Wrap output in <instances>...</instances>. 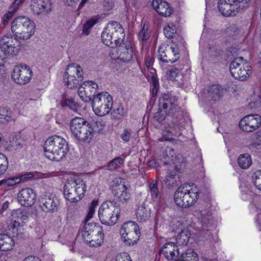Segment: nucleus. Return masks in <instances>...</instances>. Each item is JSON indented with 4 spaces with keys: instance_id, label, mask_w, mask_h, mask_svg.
<instances>
[{
    "instance_id": "obj_1",
    "label": "nucleus",
    "mask_w": 261,
    "mask_h": 261,
    "mask_svg": "<svg viewBox=\"0 0 261 261\" xmlns=\"http://www.w3.org/2000/svg\"><path fill=\"white\" fill-rule=\"evenodd\" d=\"M159 110L155 113V117L161 123L165 119L164 113L170 117L171 123L169 124V131L171 136H180L181 128L185 127L184 112L178 106L175 96L164 94L159 100Z\"/></svg>"
},
{
    "instance_id": "obj_2",
    "label": "nucleus",
    "mask_w": 261,
    "mask_h": 261,
    "mask_svg": "<svg viewBox=\"0 0 261 261\" xmlns=\"http://www.w3.org/2000/svg\"><path fill=\"white\" fill-rule=\"evenodd\" d=\"M45 155L49 160L60 161L69 150L66 141L59 136H54L48 138L44 144Z\"/></svg>"
},
{
    "instance_id": "obj_3",
    "label": "nucleus",
    "mask_w": 261,
    "mask_h": 261,
    "mask_svg": "<svg viewBox=\"0 0 261 261\" xmlns=\"http://www.w3.org/2000/svg\"><path fill=\"white\" fill-rule=\"evenodd\" d=\"M199 197V189L197 186L191 187L185 184L179 186L174 194V200L178 207L187 208L193 205Z\"/></svg>"
},
{
    "instance_id": "obj_4",
    "label": "nucleus",
    "mask_w": 261,
    "mask_h": 261,
    "mask_svg": "<svg viewBox=\"0 0 261 261\" xmlns=\"http://www.w3.org/2000/svg\"><path fill=\"white\" fill-rule=\"evenodd\" d=\"M86 187L83 179L73 175L67 180L64 185V195L71 202L80 201L84 196Z\"/></svg>"
},
{
    "instance_id": "obj_5",
    "label": "nucleus",
    "mask_w": 261,
    "mask_h": 261,
    "mask_svg": "<svg viewBox=\"0 0 261 261\" xmlns=\"http://www.w3.org/2000/svg\"><path fill=\"white\" fill-rule=\"evenodd\" d=\"M35 24L29 17L19 16L15 18L11 24V31L18 39L27 40L35 32Z\"/></svg>"
},
{
    "instance_id": "obj_6",
    "label": "nucleus",
    "mask_w": 261,
    "mask_h": 261,
    "mask_svg": "<svg viewBox=\"0 0 261 261\" xmlns=\"http://www.w3.org/2000/svg\"><path fill=\"white\" fill-rule=\"evenodd\" d=\"M121 209L120 205L114 201H107L100 205L98 215L102 224L113 225L118 221Z\"/></svg>"
},
{
    "instance_id": "obj_7",
    "label": "nucleus",
    "mask_w": 261,
    "mask_h": 261,
    "mask_svg": "<svg viewBox=\"0 0 261 261\" xmlns=\"http://www.w3.org/2000/svg\"><path fill=\"white\" fill-rule=\"evenodd\" d=\"M231 75L237 80L244 81L252 74L251 67L243 57L236 58L229 64Z\"/></svg>"
},
{
    "instance_id": "obj_8",
    "label": "nucleus",
    "mask_w": 261,
    "mask_h": 261,
    "mask_svg": "<svg viewBox=\"0 0 261 261\" xmlns=\"http://www.w3.org/2000/svg\"><path fill=\"white\" fill-rule=\"evenodd\" d=\"M91 103L95 114L97 116H104L112 110L113 98L107 92L98 93L93 97Z\"/></svg>"
},
{
    "instance_id": "obj_9",
    "label": "nucleus",
    "mask_w": 261,
    "mask_h": 261,
    "mask_svg": "<svg viewBox=\"0 0 261 261\" xmlns=\"http://www.w3.org/2000/svg\"><path fill=\"white\" fill-rule=\"evenodd\" d=\"M32 75L33 72L29 66L19 64L14 67L12 78L16 83L25 85L30 82Z\"/></svg>"
},
{
    "instance_id": "obj_10",
    "label": "nucleus",
    "mask_w": 261,
    "mask_h": 261,
    "mask_svg": "<svg viewBox=\"0 0 261 261\" xmlns=\"http://www.w3.org/2000/svg\"><path fill=\"white\" fill-rule=\"evenodd\" d=\"M261 125V116L258 114L248 115L244 117L239 122L240 128L246 132H252Z\"/></svg>"
},
{
    "instance_id": "obj_11",
    "label": "nucleus",
    "mask_w": 261,
    "mask_h": 261,
    "mask_svg": "<svg viewBox=\"0 0 261 261\" xmlns=\"http://www.w3.org/2000/svg\"><path fill=\"white\" fill-rule=\"evenodd\" d=\"M179 58V49L176 46L162 47L159 49V59L163 62L173 63Z\"/></svg>"
},
{
    "instance_id": "obj_12",
    "label": "nucleus",
    "mask_w": 261,
    "mask_h": 261,
    "mask_svg": "<svg viewBox=\"0 0 261 261\" xmlns=\"http://www.w3.org/2000/svg\"><path fill=\"white\" fill-rule=\"evenodd\" d=\"M40 205L45 213H53L57 211L59 202L52 194H44L40 199Z\"/></svg>"
},
{
    "instance_id": "obj_13",
    "label": "nucleus",
    "mask_w": 261,
    "mask_h": 261,
    "mask_svg": "<svg viewBox=\"0 0 261 261\" xmlns=\"http://www.w3.org/2000/svg\"><path fill=\"white\" fill-rule=\"evenodd\" d=\"M102 129H97L95 127H93L90 123H87L78 131L77 134L72 135L76 140L79 142L90 141L92 139L95 133H99Z\"/></svg>"
},
{
    "instance_id": "obj_14",
    "label": "nucleus",
    "mask_w": 261,
    "mask_h": 261,
    "mask_svg": "<svg viewBox=\"0 0 261 261\" xmlns=\"http://www.w3.org/2000/svg\"><path fill=\"white\" fill-rule=\"evenodd\" d=\"M218 8L220 12L225 17L234 16L239 13L235 0H219Z\"/></svg>"
},
{
    "instance_id": "obj_15",
    "label": "nucleus",
    "mask_w": 261,
    "mask_h": 261,
    "mask_svg": "<svg viewBox=\"0 0 261 261\" xmlns=\"http://www.w3.org/2000/svg\"><path fill=\"white\" fill-rule=\"evenodd\" d=\"M36 194L31 188L22 189L17 195L18 202L25 207L31 206L36 201Z\"/></svg>"
},
{
    "instance_id": "obj_16",
    "label": "nucleus",
    "mask_w": 261,
    "mask_h": 261,
    "mask_svg": "<svg viewBox=\"0 0 261 261\" xmlns=\"http://www.w3.org/2000/svg\"><path fill=\"white\" fill-rule=\"evenodd\" d=\"M108 25L114 41L116 43V46L121 45L125 38L123 27L119 22L116 21L110 22Z\"/></svg>"
},
{
    "instance_id": "obj_17",
    "label": "nucleus",
    "mask_w": 261,
    "mask_h": 261,
    "mask_svg": "<svg viewBox=\"0 0 261 261\" xmlns=\"http://www.w3.org/2000/svg\"><path fill=\"white\" fill-rule=\"evenodd\" d=\"M17 44L16 38H14L11 34H7L1 39L0 47L4 50L5 55H12L14 54V49L16 47Z\"/></svg>"
},
{
    "instance_id": "obj_18",
    "label": "nucleus",
    "mask_w": 261,
    "mask_h": 261,
    "mask_svg": "<svg viewBox=\"0 0 261 261\" xmlns=\"http://www.w3.org/2000/svg\"><path fill=\"white\" fill-rule=\"evenodd\" d=\"M152 6L162 16H170L173 12L170 5L163 0H153Z\"/></svg>"
},
{
    "instance_id": "obj_19",
    "label": "nucleus",
    "mask_w": 261,
    "mask_h": 261,
    "mask_svg": "<svg viewBox=\"0 0 261 261\" xmlns=\"http://www.w3.org/2000/svg\"><path fill=\"white\" fill-rule=\"evenodd\" d=\"M159 253L163 254L168 260H173L179 256V251L174 243L169 242L166 243L160 250Z\"/></svg>"
},
{
    "instance_id": "obj_20",
    "label": "nucleus",
    "mask_w": 261,
    "mask_h": 261,
    "mask_svg": "<svg viewBox=\"0 0 261 261\" xmlns=\"http://www.w3.org/2000/svg\"><path fill=\"white\" fill-rule=\"evenodd\" d=\"M98 86L97 84L92 81H85L80 86L78 89V95L80 98L85 102H89L92 99L89 95L86 92L87 90H90L91 88L95 90L97 89Z\"/></svg>"
},
{
    "instance_id": "obj_21",
    "label": "nucleus",
    "mask_w": 261,
    "mask_h": 261,
    "mask_svg": "<svg viewBox=\"0 0 261 261\" xmlns=\"http://www.w3.org/2000/svg\"><path fill=\"white\" fill-rule=\"evenodd\" d=\"M118 46L117 54L119 56L117 58L125 62L130 61L133 57V51L130 43H123Z\"/></svg>"
},
{
    "instance_id": "obj_22",
    "label": "nucleus",
    "mask_w": 261,
    "mask_h": 261,
    "mask_svg": "<svg viewBox=\"0 0 261 261\" xmlns=\"http://www.w3.org/2000/svg\"><path fill=\"white\" fill-rule=\"evenodd\" d=\"M100 231L101 227L99 225L94 223H86L82 233V238L88 243L95 233H99Z\"/></svg>"
},
{
    "instance_id": "obj_23",
    "label": "nucleus",
    "mask_w": 261,
    "mask_h": 261,
    "mask_svg": "<svg viewBox=\"0 0 261 261\" xmlns=\"http://www.w3.org/2000/svg\"><path fill=\"white\" fill-rule=\"evenodd\" d=\"M210 204L205 202L201 204L199 206V211L200 213L199 218L201 220L202 225L205 227H207L208 225L210 224L213 220V218L211 216V211L210 209Z\"/></svg>"
},
{
    "instance_id": "obj_24",
    "label": "nucleus",
    "mask_w": 261,
    "mask_h": 261,
    "mask_svg": "<svg viewBox=\"0 0 261 261\" xmlns=\"http://www.w3.org/2000/svg\"><path fill=\"white\" fill-rule=\"evenodd\" d=\"M7 225L8 230L12 232L13 236H18L23 230V223L17 220L16 217L13 216L8 219Z\"/></svg>"
},
{
    "instance_id": "obj_25",
    "label": "nucleus",
    "mask_w": 261,
    "mask_h": 261,
    "mask_svg": "<svg viewBox=\"0 0 261 261\" xmlns=\"http://www.w3.org/2000/svg\"><path fill=\"white\" fill-rule=\"evenodd\" d=\"M114 196L116 199L122 203H126L130 198V194L127 187L122 184L121 187L114 190Z\"/></svg>"
},
{
    "instance_id": "obj_26",
    "label": "nucleus",
    "mask_w": 261,
    "mask_h": 261,
    "mask_svg": "<svg viewBox=\"0 0 261 261\" xmlns=\"http://www.w3.org/2000/svg\"><path fill=\"white\" fill-rule=\"evenodd\" d=\"M88 123L84 118L75 117L72 119L70 122V129L72 135L77 134L78 131Z\"/></svg>"
},
{
    "instance_id": "obj_27",
    "label": "nucleus",
    "mask_w": 261,
    "mask_h": 261,
    "mask_svg": "<svg viewBox=\"0 0 261 261\" xmlns=\"http://www.w3.org/2000/svg\"><path fill=\"white\" fill-rule=\"evenodd\" d=\"M30 9L34 15L40 17H45L49 15L38 0L31 1Z\"/></svg>"
},
{
    "instance_id": "obj_28",
    "label": "nucleus",
    "mask_w": 261,
    "mask_h": 261,
    "mask_svg": "<svg viewBox=\"0 0 261 261\" xmlns=\"http://www.w3.org/2000/svg\"><path fill=\"white\" fill-rule=\"evenodd\" d=\"M140 230L137 223L133 221H128L124 223L120 229L121 238H125L126 235L129 233H132Z\"/></svg>"
},
{
    "instance_id": "obj_29",
    "label": "nucleus",
    "mask_w": 261,
    "mask_h": 261,
    "mask_svg": "<svg viewBox=\"0 0 261 261\" xmlns=\"http://www.w3.org/2000/svg\"><path fill=\"white\" fill-rule=\"evenodd\" d=\"M14 241L13 239L6 234H0V250L6 251L13 249Z\"/></svg>"
},
{
    "instance_id": "obj_30",
    "label": "nucleus",
    "mask_w": 261,
    "mask_h": 261,
    "mask_svg": "<svg viewBox=\"0 0 261 261\" xmlns=\"http://www.w3.org/2000/svg\"><path fill=\"white\" fill-rule=\"evenodd\" d=\"M101 40L103 44L111 48L116 47V43L114 41L113 38L111 34L110 30H109V25L101 33Z\"/></svg>"
},
{
    "instance_id": "obj_31",
    "label": "nucleus",
    "mask_w": 261,
    "mask_h": 261,
    "mask_svg": "<svg viewBox=\"0 0 261 261\" xmlns=\"http://www.w3.org/2000/svg\"><path fill=\"white\" fill-rule=\"evenodd\" d=\"M150 213L144 203L141 204L137 209L136 216L139 222H144L149 219Z\"/></svg>"
},
{
    "instance_id": "obj_32",
    "label": "nucleus",
    "mask_w": 261,
    "mask_h": 261,
    "mask_svg": "<svg viewBox=\"0 0 261 261\" xmlns=\"http://www.w3.org/2000/svg\"><path fill=\"white\" fill-rule=\"evenodd\" d=\"M68 72L69 70H67V68H66V70L64 74V80L68 88L73 89L80 85V82L74 74Z\"/></svg>"
},
{
    "instance_id": "obj_33",
    "label": "nucleus",
    "mask_w": 261,
    "mask_h": 261,
    "mask_svg": "<svg viewBox=\"0 0 261 261\" xmlns=\"http://www.w3.org/2000/svg\"><path fill=\"white\" fill-rule=\"evenodd\" d=\"M207 91L209 96L214 101L221 98L223 94V89L218 84L212 85L208 88Z\"/></svg>"
},
{
    "instance_id": "obj_34",
    "label": "nucleus",
    "mask_w": 261,
    "mask_h": 261,
    "mask_svg": "<svg viewBox=\"0 0 261 261\" xmlns=\"http://www.w3.org/2000/svg\"><path fill=\"white\" fill-rule=\"evenodd\" d=\"M191 236V233L188 229H183L177 236L176 239L177 244L179 246L187 245Z\"/></svg>"
},
{
    "instance_id": "obj_35",
    "label": "nucleus",
    "mask_w": 261,
    "mask_h": 261,
    "mask_svg": "<svg viewBox=\"0 0 261 261\" xmlns=\"http://www.w3.org/2000/svg\"><path fill=\"white\" fill-rule=\"evenodd\" d=\"M180 258L184 261H198L197 253L192 248H188L181 252Z\"/></svg>"
},
{
    "instance_id": "obj_36",
    "label": "nucleus",
    "mask_w": 261,
    "mask_h": 261,
    "mask_svg": "<svg viewBox=\"0 0 261 261\" xmlns=\"http://www.w3.org/2000/svg\"><path fill=\"white\" fill-rule=\"evenodd\" d=\"M238 163L242 169H248L252 164L251 156L247 153L241 154L238 159Z\"/></svg>"
},
{
    "instance_id": "obj_37",
    "label": "nucleus",
    "mask_w": 261,
    "mask_h": 261,
    "mask_svg": "<svg viewBox=\"0 0 261 261\" xmlns=\"http://www.w3.org/2000/svg\"><path fill=\"white\" fill-rule=\"evenodd\" d=\"M140 230L127 234L125 238H121L122 241L126 245H134L138 241L140 237Z\"/></svg>"
},
{
    "instance_id": "obj_38",
    "label": "nucleus",
    "mask_w": 261,
    "mask_h": 261,
    "mask_svg": "<svg viewBox=\"0 0 261 261\" xmlns=\"http://www.w3.org/2000/svg\"><path fill=\"white\" fill-rule=\"evenodd\" d=\"M92 239H90V241L88 243L93 247H98L101 245L103 242L104 234L102 233V229L101 227V231L99 233H96L92 237Z\"/></svg>"
},
{
    "instance_id": "obj_39",
    "label": "nucleus",
    "mask_w": 261,
    "mask_h": 261,
    "mask_svg": "<svg viewBox=\"0 0 261 261\" xmlns=\"http://www.w3.org/2000/svg\"><path fill=\"white\" fill-rule=\"evenodd\" d=\"M67 70H69V73H72L73 74H76L77 75V79L82 82L83 80V72L81 67L78 64H72L69 65L67 67Z\"/></svg>"
},
{
    "instance_id": "obj_40",
    "label": "nucleus",
    "mask_w": 261,
    "mask_h": 261,
    "mask_svg": "<svg viewBox=\"0 0 261 261\" xmlns=\"http://www.w3.org/2000/svg\"><path fill=\"white\" fill-rule=\"evenodd\" d=\"M173 153L174 150L171 148L164 151L163 158L161 159V162H163L164 166H171L173 164Z\"/></svg>"
},
{
    "instance_id": "obj_41",
    "label": "nucleus",
    "mask_w": 261,
    "mask_h": 261,
    "mask_svg": "<svg viewBox=\"0 0 261 261\" xmlns=\"http://www.w3.org/2000/svg\"><path fill=\"white\" fill-rule=\"evenodd\" d=\"M111 115L113 117L116 119H120L126 115V111L124 107L120 105L116 108H114L112 112Z\"/></svg>"
},
{
    "instance_id": "obj_42",
    "label": "nucleus",
    "mask_w": 261,
    "mask_h": 261,
    "mask_svg": "<svg viewBox=\"0 0 261 261\" xmlns=\"http://www.w3.org/2000/svg\"><path fill=\"white\" fill-rule=\"evenodd\" d=\"M124 161V159L121 157L115 158L109 163L108 169L112 170L120 168L123 165Z\"/></svg>"
},
{
    "instance_id": "obj_43",
    "label": "nucleus",
    "mask_w": 261,
    "mask_h": 261,
    "mask_svg": "<svg viewBox=\"0 0 261 261\" xmlns=\"http://www.w3.org/2000/svg\"><path fill=\"white\" fill-rule=\"evenodd\" d=\"M251 108L257 109L261 106V88L257 94H254L249 103Z\"/></svg>"
},
{
    "instance_id": "obj_44",
    "label": "nucleus",
    "mask_w": 261,
    "mask_h": 261,
    "mask_svg": "<svg viewBox=\"0 0 261 261\" xmlns=\"http://www.w3.org/2000/svg\"><path fill=\"white\" fill-rule=\"evenodd\" d=\"M176 32V27L173 23H169L164 29V34L168 38H173Z\"/></svg>"
},
{
    "instance_id": "obj_45",
    "label": "nucleus",
    "mask_w": 261,
    "mask_h": 261,
    "mask_svg": "<svg viewBox=\"0 0 261 261\" xmlns=\"http://www.w3.org/2000/svg\"><path fill=\"white\" fill-rule=\"evenodd\" d=\"M97 18H92L87 20L86 23L84 24L83 28V34L85 35H89L93 25L96 24L97 22Z\"/></svg>"
},
{
    "instance_id": "obj_46",
    "label": "nucleus",
    "mask_w": 261,
    "mask_h": 261,
    "mask_svg": "<svg viewBox=\"0 0 261 261\" xmlns=\"http://www.w3.org/2000/svg\"><path fill=\"white\" fill-rule=\"evenodd\" d=\"M177 178H178V177L176 174L170 173L164 179L165 184L168 188L176 186L177 185Z\"/></svg>"
},
{
    "instance_id": "obj_47",
    "label": "nucleus",
    "mask_w": 261,
    "mask_h": 261,
    "mask_svg": "<svg viewBox=\"0 0 261 261\" xmlns=\"http://www.w3.org/2000/svg\"><path fill=\"white\" fill-rule=\"evenodd\" d=\"M11 118V111L7 108L0 109V122L5 123L9 121Z\"/></svg>"
},
{
    "instance_id": "obj_48",
    "label": "nucleus",
    "mask_w": 261,
    "mask_h": 261,
    "mask_svg": "<svg viewBox=\"0 0 261 261\" xmlns=\"http://www.w3.org/2000/svg\"><path fill=\"white\" fill-rule=\"evenodd\" d=\"M138 38L140 40L146 41L150 37V31L148 29V26L145 24L138 34Z\"/></svg>"
},
{
    "instance_id": "obj_49",
    "label": "nucleus",
    "mask_w": 261,
    "mask_h": 261,
    "mask_svg": "<svg viewBox=\"0 0 261 261\" xmlns=\"http://www.w3.org/2000/svg\"><path fill=\"white\" fill-rule=\"evenodd\" d=\"M8 167V161L6 155L0 152V175L3 174Z\"/></svg>"
},
{
    "instance_id": "obj_50",
    "label": "nucleus",
    "mask_w": 261,
    "mask_h": 261,
    "mask_svg": "<svg viewBox=\"0 0 261 261\" xmlns=\"http://www.w3.org/2000/svg\"><path fill=\"white\" fill-rule=\"evenodd\" d=\"M149 188L152 198L153 199L157 198L159 194L158 187V181L156 180L152 181L149 185Z\"/></svg>"
},
{
    "instance_id": "obj_51",
    "label": "nucleus",
    "mask_w": 261,
    "mask_h": 261,
    "mask_svg": "<svg viewBox=\"0 0 261 261\" xmlns=\"http://www.w3.org/2000/svg\"><path fill=\"white\" fill-rule=\"evenodd\" d=\"M17 215V216L15 217L16 219L18 220V221H20V222L23 223V225L25 224L30 215L29 212L25 210L22 211L18 210Z\"/></svg>"
},
{
    "instance_id": "obj_52",
    "label": "nucleus",
    "mask_w": 261,
    "mask_h": 261,
    "mask_svg": "<svg viewBox=\"0 0 261 261\" xmlns=\"http://www.w3.org/2000/svg\"><path fill=\"white\" fill-rule=\"evenodd\" d=\"M97 205L98 201L96 200H94L90 203L89 206L88 214L85 220L86 223H87L89 219L92 218L93 215L95 213V208Z\"/></svg>"
},
{
    "instance_id": "obj_53",
    "label": "nucleus",
    "mask_w": 261,
    "mask_h": 261,
    "mask_svg": "<svg viewBox=\"0 0 261 261\" xmlns=\"http://www.w3.org/2000/svg\"><path fill=\"white\" fill-rule=\"evenodd\" d=\"M134 132L130 128H125L123 129L120 134V138L125 142H128L133 137Z\"/></svg>"
},
{
    "instance_id": "obj_54",
    "label": "nucleus",
    "mask_w": 261,
    "mask_h": 261,
    "mask_svg": "<svg viewBox=\"0 0 261 261\" xmlns=\"http://www.w3.org/2000/svg\"><path fill=\"white\" fill-rule=\"evenodd\" d=\"M251 0H235V4L239 12L247 8Z\"/></svg>"
},
{
    "instance_id": "obj_55",
    "label": "nucleus",
    "mask_w": 261,
    "mask_h": 261,
    "mask_svg": "<svg viewBox=\"0 0 261 261\" xmlns=\"http://www.w3.org/2000/svg\"><path fill=\"white\" fill-rule=\"evenodd\" d=\"M252 181L256 187L261 191V170L256 171L252 176Z\"/></svg>"
},
{
    "instance_id": "obj_56",
    "label": "nucleus",
    "mask_w": 261,
    "mask_h": 261,
    "mask_svg": "<svg viewBox=\"0 0 261 261\" xmlns=\"http://www.w3.org/2000/svg\"><path fill=\"white\" fill-rule=\"evenodd\" d=\"M20 181V179L19 177H12L2 180L0 184L8 186H13L19 183Z\"/></svg>"
},
{
    "instance_id": "obj_57",
    "label": "nucleus",
    "mask_w": 261,
    "mask_h": 261,
    "mask_svg": "<svg viewBox=\"0 0 261 261\" xmlns=\"http://www.w3.org/2000/svg\"><path fill=\"white\" fill-rule=\"evenodd\" d=\"M63 106L68 107L70 109L75 110L77 108L76 102L72 99L65 98L62 100Z\"/></svg>"
},
{
    "instance_id": "obj_58",
    "label": "nucleus",
    "mask_w": 261,
    "mask_h": 261,
    "mask_svg": "<svg viewBox=\"0 0 261 261\" xmlns=\"http://www.w3.org/2000/svg\"><path fill=\"white\" fill-rule=\"evenodd\" d=\"M17 10L14 9V7L11 6L8 12L3 17V23L4 24L8 23V20L13 16L14 13Z\"/></svg>"
},
{
    "instance_id": "obj_59",
    "label": "nucleus",
    "mask_w": 261,
    "mask_h": 261,
    "mask_svg": "<svg viewBox=\"0 0 261 261\" xmlns=\"http://www.w3.org/2000/svg\"><path fill=\"white\" fill-rule=\"evenodd\" d=\"M115 261H132L129 254L122 252L116 256Z\"/></svg>"
},
{
    "instance_id": "obj_60",
    "label": "nucleus",
    "mask_w": 261,
    "mask_h": 261,
    "mask_svg": "<svg viewBox=\"0 0 261 261\" xmlns=\"http://www.w3.org/2000/svg\"><path fill=\"white\" fill-rule=\"evenodd\" d=\"M223 50L222 48L218 46H213L210 47V53L212 56L217 57L220 56L222 53Z\"/></svg>"
},
{
    "instance_id": "obj_61",
    "label": "nucleus",
    "mask_w": 261,
    "mask_h": 261,
    "mask_svg": "<svg viewBox=\"0 0 261 261\" xmlns=\"http://www.w3.org/2000/svg\"><path fill=\"white\" fill-rule=\"evenodd\" d=\"M150 74L148 81L151 84V87H159V82L156 75L151 72H150Z\"/></svg>"
},
{
    "instance_id": "obj_62",
    "label": "nucleus",
    "mask_w": 261,
    "mask_h": 261,
    "mask_svg": "<svg viewBox=\"0 0 261 261\" xmlns=\"http://www.w3.org/2000/svg\"><path fill=\"white\" fill-rule=\"evenodd\" d=\"M178 73L177 69L169 70L166 72V77L169 80H173L175 79Z\"/></svg>"
},
{
    "instance_id": "obj_63",
    "label": "nucleus",
    "mask_w": 261,
    "mask_h": 261,
    "mask_svg": "<svg viewBox=\"0 0 261 261\" xmlns=\"http://www.w3.org/2000/svg\"><path fill=\"white\" fill-rule=\"evenodd\" d=\"M147 165L149 167L155 168L158 166V163L156 161L155 159H151L147 162Z\"/></svg>"
},
{
    "instance_id": "obj_64",
    "label": "nucleus",
    "mask_w": 261,
    "mask_h": 261,
    "mask_svg": "<svg viewBox=\"0 0 261 261\" xmlns=\"http://www.w3.org/2000/svg\"><path fill=\"white\" fill-rule=\"evenodd\" d=\"M23 261H41L38 257L34 256H29Z\"/></svg>"
}]
</instances>
